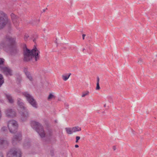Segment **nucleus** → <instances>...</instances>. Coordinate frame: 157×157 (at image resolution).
I'll list each match as a JSON object with an SVG mask.
<instances>
[{
	"mask_svg": "<svg viewBox=\"0 0 157 157\" xmlns=\"http://www.w3.org/2000/svg\"><path fill=\"white\" fill-rule=\"evenodd\" d=\"M16 39L9 35L5 36L0 42V49H2L12 55H15L18 50L16 47Z\"/></svg>",
	"mask_w": 157,
	"mask_h": 157,
	"instance_id": "obj_1",
	"label": "nucleus"
},
{
	"mask_svg": "<svg viewBox=\"0 0 157 157\" xmlns=\"http://www.w3.org/2000/svg\"><path fill=\"white\" fill-rule=\"evenodd\" d=\"M31 125L38 133L41 137H46V138L50 139L52 137L53 133L52 130L51 129H48L45 132L42 126L39 122L34 121H32L31 123Z\"/></svg>",
	"mask_w": 157,
	"mask_h": 157,
	"instance_id": "obj_2",
	"label": "nucleus"
},
{
	"mask_svg": "<svg viewBox=\"0 0 157 157\" xmlns=\"http://www.w3.org/2000/svg\"><path fill=\"white\" fill-rule=\"evenodd\" d=\"M40 53L39 51L36 47L31 51L26 48L24 50V60L28 61L34 59L35 61H37L40 59Z\"/></svg>",
	"mask_w": 157,
	"mask_h": 157,
	"instance_id": "obj_3",
	"label": "nucleus"
},
{
	"mask_svg": "<svg viewBox=\"0 0 157 157\" xmlns=\"http://www.w3.org/2000/svg\"><path fill=\"white\" fill-rule=\"evenodd\" d=\"M16 92L19 93V94H21L23 96L25 97L28 102L33 107L37 108L38 107L37 104L33 97L28 92H21L20 90H17Z\"/></svg>",
	"mask_w": 157,
	"mask_h": 157,
	"instance_id": "obj_4",
	"label": "nucleus"
},
{
	"mask_svg": "<svg viewBox=\"0 0 157 157\" xmlns=\"http://www.w3.org/2000/svg\"><path fill=\"white\" fill-rule=\"evenodd\" d=\"M17 103L18 105L22 109H23V112L21 113V119L22 121H26L29 116V114L26 108L25 107L24 104L22 100L20 98L17 100Z\"/></svg>",
	"mask_w": 157,
	"mask_h": 157,
	"instance_id": "obj_5",
	"label": "nucleus"
},
{
	"mask_svg": "<svg viewBox=\"0 0 157 157\" xmlns=\"http://www.w3.org/2000/svg\"><path fill=\"white\" fill-rule=\"evenodd\" d=\"M7 24H10L7 15L2 11H0V29L3 28Z\"/></svg>",
	"mask_w": 157,
	"mask_h": 157,
	"instance_id": "obj_6",
	"label": "nucleus"
},
{
	"mask_svg": "<svg viewBox=\"0 0 157 157\" xmlns=\"http://www.w3.org/2000/svg\"><path fill=\"white\" fill-rule=\"evenodd\" d=\"M18 125L17 122L12 120L9 121L8 123V127L10 132L15 133L17 131Z\"/></svg>",
	"mask_w": 157,
	"mask_h": 157,
	"instance_id": "obj_7",
	"label": "nucleus"
},
{
	"mask_svg": "<svg viewBox=\"0 0 157 157\" xmlns=\"http://www.w3.org/2000/svg\"><path fill=\"white\" fill-rule=\"evenodd\" d=\"M21 151L14 148L10 150L7 154V157H21Z\"/></svg>",
	"mask_w": 157,
	"mask_h": 157,
	"instance_id": "obj_8",
	"label": "nucleus"
},
{
	"mask_svg": "<svg viewBox=\"0 0 157 157\" xmlns=\"http://www.w3.org/2000/svg\"><path fill=\"white\" fill-rule=\"evenodd\" d=\"M21 133L20 132H17L13 136L12 139L13 144H15L19 142L21 140Z\"/></svg>",
	"mask_w": 157,
	"mask_h": 157,
	"instance_id": "obj_9",
	"label": "nucleus"
},
{
	"mask_svg": "<svg viewBox=\"0 0 157 157\" xmlns=\"http://www.w3.org/2000/svg\"><path fill=\"white\" fill-rule=\"evenodd\" d=\"M5 113L6 116L8 117L13 118L16 115L15 112L10 109H7L6 110Z\"/></svg>",
	"mask_w": 157,
	"mask_h": 157,
	"instance_id": "obj_10",
	"label": "nucleus"
},
{
	"mask_svg": "<svg viewBox=\"0 0 157 157\" xmlns=\"http://www.w3.org/2000/svg\"><path fill=\"white\" fill-rule=\"evenodd\" d=\"M0 70L6 75H12V71L10 68L7 67H4L2 68Z\"/></svg>",
	"mask_w": 157,
	"mask_h": 157,
	"instance_id": "obj_11",
	"label": "nucleus"
},
{
	"mask_svg": "<svg viewBox=\"0 0 157 157\" xmlns=\"http://www.w3.org/2000/svg\"><path fill=\"white\" fill-rule=\"evenodd\" d=\"M8 141L3 139L0 138V148L6 147L8 145Z\"/></svg>",
	"mask_w": 157,
	"mask_h": 157,
	"instance_id": "obj_12",
	"label": "nucleus"
},
{
	"mask_svg": "<svg viewBox=\"0 0 157 157\" xmlns=\"http://www.w3.org/2000/svg\"><path fill=\"white\" fill-rule=\"evenodd\" d=\"M11 16L13 23L15 25L17 26L18 25V20L17 19V17L13 13H12L11 14Z\"/></svg>",
	"mask_w": 157,
	"mask_h": 157,
	"instance_id": "obj_13",
	"label": "nucleus"
},
{
	"mask_svg": "<svg viewBox=\"0 0 157 157\" xmlns=\"http://www.w3.org/2000/svg\"><path fill=\"white\" fill-rule=\"evenodd\" d=\"M23 71L26 75L27 77L31 81L33 80V78L30 73L28 71V69L25 67Z\"/></svg>",
	"mask_w": 157,
	"mask_h": 157,
	"instance_id": "obj_14",
	"label": "nucleus"
},
{
	"mask_svg": "<svg viewBox=\"0 0 157 157\" xmlns=\"http://www.w3.org/2000/svg\"><path fill=\"white\" fill-rule=\"evenodd\" d=\"M6 96L10 103H12L13 102V99L10 94H6Z\"/></svg>",
	"mask_w": 157,
	"mask_h": 157,
	"instance_id": "obj_15",
	"label": "nucleus"
},
{
	"mask_svg": "<svg viewBox=\"0 0 157 157\" xmlns=\"http://www.w3.org/2000/svg\"><path fill=\"white\" fill-rule=\"evenodd\" d=\"M71 74V73H69V74H65L63 75H62L63 79L64 81H67L69 78Z\"/></svg>",
	"mask_w": 157,
	"mask_h": 157,
	"instance_id": "obj_16",
	"label": "nucleus"
},
{
	"mask_svg": "<svg viewBox=\"0 0 157 157\" xmlns=\"http://www.w3.org/2000/svg\"><path fill=\"white\" fill-rule=\"evenodd\" d=\"M56 97V96L53 93H51L49 94L48 97L47 99L48 101H50L52 99H54Z\"/></svg>",
	"mask_w": 157,
	"mask_h": 157,
	"instance_id": "obj_17",
	"label": "nucleus"
},
{
	"mask_svg": "<svg viewBox=\"0 0 157 157\" xmlns=\"http://www.w3.org/2000/svg\"><path fill=\"white\" fill-rule=\"evenodd\" d=\"M72 130L73 133H74L80 131L81 130V128L78 126H76L72 128Z\"/></svg>",
	"mask_w": 157,
	"mask_h": 157,
	"instance_id": "obj_18",
	"label": "nucleus"
},
{
	"mask_svg": "<svg viewBox=\"0 0 157 157\" xmlns=\"http://www.w3.org/2000/svg\"><path fill=\"white\" fill-rule=\"evenodd\" d=\"M67 133L69 134H71L73 133L72 128H65Z\"/></svg>",
	"mask_w": 157,
	"mask_h": 157,
	"instance_id": "obj_19",
	"label": "nucleus"
},
{
	"mask_svg": "<svg viewBox=\"0 0 157 157\" xmlns=\"http://www.w3.org/2000/svg\"><path fill=\"white\" fill-rule=\"evenodd\" d=\"M89 92L88 91H85L83 92L82 94V97H84L86 96L89 95Z\"/></svg>",
	"mask_w": 157,
	"mask_h": 157,
	"instance_id": "obj_20",
	"label": "nucleus"
},
{
	"mask_svg": "<svg viewBox=\"0 0 157 157\" xmlns=\"http://www.w3.org/2000/svg\"><path fill=\"white\" fill-rule=\"evenodd\" d=\"M4 59L2 58H0V69L3 67Z\"/></svg>",
	"mask_w": 157,
	"mask_h": 157,
	"instance_id": "obj_21",
	"label": "nucleus"
},
{
	"mask_svg": "<svg viewBox=\"0 0 157 157\" xmlns=\"http://www.w3.org/2000/svg\"><path fill=\"white\" fill-rule=\"evenodd\" d=\"M4 81L2 75L0 74V87L4 83Z\"/></svg>",
	"mask_w": 157,
	"mask_h": 157,
	"instance_id": "obj_22",
	"label": "nucleus"
},
{
	"mask_svg": "<svg viewBox=\"0 0 157 157\" xmlns=\"http://www.w3.org/2000/svg\"><path fill=\"white\" fill-rule=\"evenodd\" d=\"M37 38V36L36 35H33L32 36L31 38L33 40V41L34 42H36V39Z\"/></svg>",
	"mask_w": 157,
	"mask_h": 157,
	"instance_id": "obj_23",
	"label": "nucleus"
},
{
	"mask_svg": "<svg viewBox=\"0 0 157 157\" xmlns=\"http://www.w3.org/2000/svg\"><path fill=\"white\" fill-rule=\"evenodd\" d=\"M30 145V144L29 143V142H28L27 143H25L24 145V147L25 148H27Z\"/></svg>",
	"mask_w": 157,
	"mask_h": 157,
	"instance_id": "obj_24",
	"label": "nucleus"
},
{
	"mask_svg": "<svg viewBox=\"0 0 157 157\" xmlns=\"http://www.w3.org/2000/svg\"><path fill=\"white\" fill-rule=\"evenodd\" d=\"M100 89V86H99V84L98 83H97V86L96 87V89L97 90H99Z\"/></svg>",
	"mask_w": 157,
	"mask_h": 157,
	"instance_id": "obj_25",
	"label": "nucleus"
},
{
	"mask_svg": "<svg viewBox=\"0 0 157 157\" xmlns=\"http://www.w3.org/2000/svg\"><path fill=\"white\" fill-rule=\"evenodd\" d=\"M29 37V36L28 34H25L24 36V40H26Z\"/></svg>",
	"mask_w": 157,
	"mask_h": 157,
	"instance_id": "obj_26",
	"label": "nucleus"
},
{
	"mask_svg": "<svg viewBox=\"0 0 157 157\" xmlns=\"http://www.w3.org/2000/svg\"><path fill=\"white\" fill-rule=\"evenodd\" d=\"M138 63L139 64H141L142 63H143V60L142 59H139L138 61Z\"/></svg>",
	"mask_w": 157,
	"mask_h": 157,
	"instance_id": "obj_27",
	"label": "nucleus"
},
{
	"mask_svg": "<svg viewBox=\"0 0 157 157\" xmlns=\"http://www.w3.org/2000/svg\"><path fill=\"white\" fill-rule=\"evenodd\" d=\"M80 137L79 136H77L76 137V142L77 143L78 142V140L80 139Z\"/></svg>",
	"mask_w": 157,
	"mask_h": 157,
	"instance_id": "obj_28",
	"label": "nucleus"
},
{
	"mask_svg": "<svg viewBox=\"0 0 157 157\" xmlns=\"http://www.w3.org/2000/svg\"><path fill=\"white\" fill-rule=\"evenodd\" d=\"M64 104H65V106H66V107L67 108H68L69 105L68 104H67V103H65Z\"/></svg>",
	"mask_w": 157,
	"mask_h": 157,
	"instance_id": "obj_29",
	"label": "nucleus"
},
{
	"mask_svg": "<svg viewBox=\"0 0 157 157\" xmlns=\"http://www.w3.org/2000/svg\"><path fill=\"white\" fill-rule=\"evenodd\" d=\"M6 128L5 127H3L2 128V129L3 131H4L6 129Z\"/></svg>",
	"mask_w": 157,
	"mask_h": 157,
	"instance_id": "obj_30",
	"label": "nucleus"
},
{
	"mask_svg": "<svg viewBox=\"0 0 157 157\" xmlns=\"http://www.w3.org/2000/svg\"><path fill=\"white\" fill-rule=\"evenodd\" d=\"M108 98L109 100H112V98L111 96H108Z\"/></svg>",
	"mask_w": 157,
	"mask_h": 157,
	"instance_id": "obj_31",
	"label": "nucleus"
},
{
	"mask_svg": "<svg viewBox=\"0 0 157 157\" xmlns=\"http://www.w3.org/2000/svg\"><path fill=\"white\" fill-rule=\"evenodd\" d=\"M99 78L98 77L97 79V83H99Z\"/></svg>",
	"mask_w": 157,
	"mask_h": 157,
	"instance_id": "obj_32",
	"label": "nucleus"
},
{
	"mask_svg": "<svg viewBox=\"0 0 157 157\" xmlns=\"http://www.w3.org/2000/svg\"><path fill=\"white\" fill-rule=\"evenodd\" d=\"M86 36V35L85 34H83L82 35V39L83 40H84V37H85V36Z\"/></svg>",
	"mask_w": 157,
	"mask_h": 157,
	"instance_id": "obj_33",
	"label": "nucleus"
},
{
	"mask_svg": "<svg viewBox=\"0 0 157 157\" xmlns=\"http://www.w3.org/2000/svg\"><path fill=\"white\" fill-rule=\"evenodd\" d=\"M113 149L114 151H115L116 149V147L115 146H113Z\"/></svg>",
	"mask_w": 157,
	"mask_h": 157,
	"instance_id": "obj_34",
	"label": "nucleus"
},
{
	"mask_svg": "<svg viewBox=\"0 0 157 157\" xmlns=\"http://www.w3.org/2000/svg\"><path fill=\"white\" fill-rule=\"evenodd\" d=\"M0 157H3V155L1 153H0Z\"/></svg>",
	"mask_w": 157,
	"mask_h": 157,
	"instance_id": "obj_35",
	"label": "nucleus"
},
{
	"mask_svg": "<svg viewBox=\"0 0 157 157\" xmlns=\"http://www.w3.org/2000/svg\"><path fill=\"white\" fill-rule=\"evenodd\" d=\"M75 147L76 148H77V147H78V145L77 144H76L75 145Z\"/></svg>",
	"mask_w": 157,
	"mask_h": 157,
	"instance_id": "obj_36",
	"label": "nucleus"
},
{
	"mask_svg": "<svg viewBox=\"0 0 157 157\" xmlns=\"http://www.w3.org/2000/svg\"><path fill=\"white\" fill-rule=\"evenodd\" d=\"M106 104H105L104 105V107H106Z\"/></svg>",
	"mask_w": 157,
	"mask_h": 157,
	"instance_id": "obj_37",
	"label": "nucleus"
},
{
	"mask_svg": "<svg viewBox=\"0 0 157 157\" xmlns=\"http://www.w3.org/2000/svg\"><path fill=\"white\" fill-rule=\"evenodd\" d=\"M43 10L44 12L45 11V10Z\"/></svg>",
	"mask_w": 157,
	"mask_h": 157,
	"instance_id": "obj_38",
	"label": "nucleus"
},
{
	"mask_svg": "<svg viewBox=\"0 0 157 157\" xmlns=\"http://www.w3.org/2000/svg\"><path fill=\"white\" fill-rule=\"evenodd\" d=\"M85 48H83V50H85Z\"/></svg>",
	"mask_w": 157,
	"mask_h": 157,
	"instance_id": "obj_39",
	"label": "nucleus"
}]
</instances>
